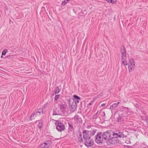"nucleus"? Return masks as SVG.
I'll return each mask as SVG.
<instances>
[{
	"mask_svg": "<svg viewBox=\"0 0 148 148\" xmlns=\"http://www.w3.org/2000/svg\"><path fill=\"white\" fill-rule=\"evenodd\" d=\"M97 131V130L96 129L91 130H86L85 129L83 130V138L84 141V144L87 147H91L93 145L94 141L91 139V137L95 135Z\"/></svg>",
	"mask_w": 148,
	"mask_h": 148,
	"instance_id": "f257e3e1",
	"label": "nucleus"
},
{
	"mask_svg": "<svg viewBox=\"0 0 148 148\" xmlns=\"http://www.w3.org/2000/svg\"><path fill=\"white\" fill-rule=\"evenodd\" d=\"M121 58L122 64L124 66H126L128 64L127 61L126 60V51L124 45H123L121 47Z\"/></svg>",
	"mask_w": 148,
	"mask_h": 148,
	"instance_id": "f03ea898",
	"label": "nucleus"
},
{
	"mask_svg": "<svg viewBox=\"0 0 148 148\" xmlns=\"http://www.w3.org/2000/svg\"><path fill=\"white\" fill-rule=\"evenodd\" d=\"M112 136H114V137H116L118 139V138H125L127 137V135L126 134V132L122 130H119L116 132H113Z\"/></svg>",
	"mask_w": 148,
	"mask_h": 148,
	"instance_id": "7ed1b4c3",
	"label": "nucleus"
},
{
	"mask_svg": "<svg viewBox=\"0 0 148 148\" xmlns=\"http://www.w3.org/2000/svg\"><path fill=\"white\" fill-rule=\"evenodd\" d=\"M102 132H98L95 136V140L97 144L102 143H103V139Z\"/></svg>",
	"mask_w": 148,
	"mask_h": 148,
	"instance_id": "20e7f679",
	"label": "nucleus"
},
{
	"mask_svg": "<svg viewBox=\"0 0 148 148\" xmlns=\"http://www.w3.org/2000/svg\"><path fill=\"white\" fill-rule=\"evenodd\" d=\"M69 106V108L70 110L72 112H74L76 110L77 105L76 102L74 100H69L68 101Z\"/></svg>",
	"mask_w": 148,
	"mask_h": 148,
	"instance_id": "39448f33",
	"label": "nucleus"
},
{
	"mask_svg": "<svg viewBox=\"0 0 148 148\" xmlns=\"http://www.w3.org/2000/svg\"><path fill=\"white\" fill-rule=\"evenodd\" d=\"M56 129L59 132H61L64 130L65 127L64 124L59 121L57 120L55 123Z\"/></svg>",
	"mask_w": 148,
	"mask_h": 148,
	"instance_id": "423d86ee",
	"label": "nucleus"
},
{
	"mask_svg": "<svg viewBox=\"0 0 148 148\" xmlns=\"http://www.w3.org/2000/svg\"><path fill=\"white\" fill-rule=\"evenodd\" d=\"M111 138H109L107 141V143L109 145H114L117 144L119 143V139H118L116 137H114V136L112 135Z\"/></svg>",
	"mask_w": 148,
	"mask_h": 148,
	"instance_id": "0eeeda50",
	"label": "nucleus"
},
{
	"mask_svg": "<svg viewBox=\"0 0 148 148\" xmlns=\"http://www.w3.org/2000/svg\"><path fill=\"white\" fill-rule=\"evenodd\" d=\"M52 143V141L50 138H47L45 142L41 144L40 146V148H49Z\"/></svg>",
	"mask_w": 148,
	"mask_h": 148,
	"instance_id": "6e6552de",
	"label": "nucleus"
},
{
	"mask_svg": "<svg viewBox=\"0 0 148 148\" xmlns=\"http://www.w3.org/2000/svg\"><path fill=\"white\" fill-rule=\"evenodd\" d=\"M111 131L109 130L106 131L103 133L102 132L103 137L105 140H108V139L112 137V134Z\"/></svg>",
	"mask_w": 148,
	"mask_h": 148,
	"instance_id": "1a4fd4ad",
	"label": "nucleus"
},
{
	"mask_svg": "<svg viewBox=\"0 0 148 148\" xmlns=\"http://www.w3.org/2000/svg\"><path fill=\"white\" fill-rule=\"evenodd\" d=\"M125 119V114L124 113L119 114V116L117 117V121L118 122H123Z\"/></svg>",
	"mask_w": 148,
	"mask_h": 148,
	"instance_id": "9d476101",
	"label": "nucleus"
},
{
	"mask_svg": "<svg viewBox=\"0 0 148 148\" xmlns=\"http://www.w3.org/2000/svg\"><path fill=\"white\" fill-rule=\"evenodd\" d=\"M48 103H47L42 106V108L39 109V110H40L41 111V113L42 114H44L46 112V109L47 108L48 106Z\"/></svg>",
	"mask_w": 148,
	"mask_h": 148,
	"instance_id": "9b49d317",
	"label": "nucleus"
},
{
	"mask_svg": "<svg viewBox=\"0 0 148 148\" xmlns=\"http://www.w3.org/2000/svg\"><path fill=\"white\" fill-rule=\"evenodd\" d=\"M73 12L76 14L78 13V15L79 14V13L81 12V9L78 7H74L73 10Z\"/></svg>",
	"mask_w": 148,
	"mask_h": 148,
	"instance_id": "f8f14e48",
	"label": "nucleus"
},
{
	"mask_svg": "<svg viewBox=\"0 0 148 148\" xmlns=\"http://www.w3.org/2000/svg\"><path fill=\"white\" fill-rule=\"evenodd\" d=\"M120 103V102L119 101L117 103H114L110 106V109H111V110H115Z\"/></svg>",
	"mask_w": 148,
	"mask_h": 148,
	"instance_id": "ddd939ff",
	"label": "nucleus"
},
{
	"mask_svg": "<svg viewBox=\"0 0 148 148\" xmlns=\"http://www.w3.org/2000/svg\"><path fill=\"white\" fill-rule=\"evenodd\" d=\"M36 123H38V127L39 128V129L40 130H41L42 127L43 125V121L42 120H37L36 121Z\"/></svg>",
	"mask_w": 148,
	"mask_h": 148,
	"instance_id": "4468645a",
	"label": "nucleus"
},
{
	"mask_svg": "<svg viewBox=\"0 0 148 148\" xmlns=\"http://www.w3.org/2000/svg\"><path fill=\"white\" fill-rule=\"evenodd\" d=\"M62 88L61 85L59 86H56L53 90V92H59L61 90Z\"/></svg>",
	"mask_w": 148,
	"mask_h": 148,
	"instance_id": "2eb2a0df",
	"label": "nucleus"
},
{
	"mask_svg": "<svg viewBox=\"0 0 148 148\" xmlns=\"http://www.w3.org/2000/svg\"><path fill=\"white\" fill-rule=\"evenodd\" d=\"M66 107H67V104L65 103L61 104L60 106V108L61 111L62 112H64Z\"/></svg>",
	"mask_w": 148,
	"mask_h": 148,
	"instance_id": "dca6fc26",
	"label": "nucleus"
},
{
	"mask_svg": "<svg viewBox=\"0 0 148 148\" xmlns=\"http://www.w3.org/2000/svg\"><path fill=\"white\" fill-rule=\"evenodd\" d=\"M60 112L59 110L57 108H55L53 110V115H60Z\"/></svg>",
	"mask_w": 148,
	"mask_h": 148,
	"instance_id": "f3484780",
	"label": "nucleus"
},
{
	"mask_svg": "<svg viewBox=\"0 0 148 148\" xmlns=\"http://www.w3.org/2000/svg\"><path fill=\"white\" fill-rule=\"evenodd\" d=\"M128 65L135 66V62L134 59L132 58H131L129 60Z\"/></svg>",
	"mask_w": 148,
	"mask_h": 148,
	"instance_id": "a211bd4d",
	"label": "nucleus"
},
{
	"mask_svg": "<svg viewBox=\"0 0 148 148\" xmlns=\"http://www.w3.org/2000/svg\"><path fill=\"white\" fill-rule=\"evenodd\" d=\"M69 127L68 132L69 133H71L72 132L73 127V125L70 123H68Z\"/></svg>",
	"mask_w": 148,
	"mask_h": 148,
	"instance_id": "6ab92c4d",
	"label": "nucleus"
},
{
	"mask_svg": "<svg viewBox=\"0 0 148 148\" xmlns=\"http://www.w3.org/2000/svg\"><path fill=\"white\" fill-rule=\"evenodd\" d=\"M13 58V57L12 56V55H9L8 56H7L6 57L4 58V59L7 61H10V59H12Z\"/></svg>",
	"mask_w": 148,
	"mask_h": 148,
	"instance_id": "aec40b11",
	"label": "nucleus"
},
{
	"mask_svg": "<svg viewBox=\"0 0 148 148\" xmlns=\"http://www.w3.org/2000/svg\"><path fill=\"white\" fill-rule=\"evenodd\" d=\"M141 117L143 120L144 121H146L148 117L147 116V115L146 114V112H145L144 115L143 116H141Z\"/></svg>",
	"mask_w": 148,
	"mask_h": 148,
	"instance_id": "412c9836",
	"label": "nucleus"
},
{
	"mask_svg": "<svg viewBox=\"0 0 148 148\" xmlns=\"http://www.w3.org/2000/svg\"><path fill=\"white\" fill-rule=\"evenodd\" d=\"M135 66L133 65H128V69L129 73L131 72L134 69Z\"/></svg>",
	"mask_w": 148,
	"mask_h": 148,
	"instance_id": "4be33fe9",
	"label": "nucleus"
},
{
	"mask_svg": "<svg viewBox=\"0 0 148 148\" xmlns=\"http://www.w3.org/2000/svg\"><path fill=\"white\" fill-rule=\"evenodd\" d=\"M34 112V115H35V116L36 117L37 116L40 115L41 112L40 110H36Z\"/></svg>",
	"mask_w": 148,
	"mask_h": 148,
	"instance_id": "5701e85b",
	"label": "nucleus"
},
{
	"mask_svg": "<svg viewBox=\"0 0 148 148\" xmlns=\"http://www.w3.org/2000/svg\"><path fill=\"white\" fill-rule=\"evenodd\" d=\"M34 112L32 113L31 115L30 116L29 120L32 121V120H33L35 119V118L36 117V116H35V115H34Z\"/></svg>",
	"mask_w": 148,
	"mask_h": 148,
	"instance_id": "b1692460",
	"label": "nucleus"
},
{
	"mask_svg": "<svg viewBox=\"0 0 148 148\" xmlns=\"http://www.w3.org/2000/svg\"><path fill=\"white\" fill-rule=\"evenodd\" d=\"M73 97H74V99H72V100H81V98L80 97L76 95H73Z\"/></svg>",
	"mask_w": 148,
	"mask_h": 148,
	"instance_id": "393cba45",
	"label": "nucleus"
},
{
	"mask_svg": "<svg viewBox=\"0 0 148 148\" xmlns=\"http://www.w3.org/2000/svg\"><path fill=\"white\" fill-rule=\"evenodd\" d=\"M70 0H65L64 1L62 2L61 3V5L62 6H65L66 4L69 1H70Z\"/></svg>",
	"mask_w": 148,
	"mask_h": 148,
	"instance_id": "a878e982",
	"label": "nucleus"
},
{
	"mask_svg": "<svg viewBox=\"0 0 148 148\" xmlns=\"http://www.w3.org/2000/svg\"><path fill=\"white\" fill-rule=\"evenodd\" d=\"M8 50L7 49H5L2 51V55L5 56L6 53L8 52Z\"/></svg>",
	"mask_w": 148,
	"mask_h": 148,
	"instance_id": "bb28decb",
	"label": "nucleus"
},
{
	"mask_svg": "<svg viewBox=\"0 0 148 148\" xmlns=\"http://www.w3.org/2000/svg\"><path fill=\"white\" fill-rule=\"evenodd\" d=\"M78 141L80 143H82L84 142V140H83L82 138V137L80 138H77Z\"/></svg>",
	"mask_w": 148,
	"mask_h": 148,
	"instance_id": "cd10ccee",
	"label": "nucleus"
},
{
	"mask_svg": "<svg viewBox=\"0 0 148 148\" xmlns=\"http://www.w3.org/2000/svg\"><path fill=\"white\" fill-rule=\"evenodd\" d=\"M60 96V95H56L55 97L54 100L55 101H57L59 98Z\"/></svg>",
	"mask_w": 148,
	"mask_h": 148,
	"instance_id": "c85d7f7f",
	"label": "nucleus"
},
{
	"mask_svg": "<svg viewBox=\"0 0 148 148\" xmlns=\"http://www.w3.org/2000/svg\"><path fill=\"white\" fill-rule=\"evenodd\" d=\"M101 99H103V98H106L107 97V96L106 95H103V93H101Z\"/></svg>",
	"mask_w": 148,
	"mask_h": 148,
	"instance_id": "c756f323",
	"label": "nucleus"
},
{
	"mask_svg": "<svg viewBox=\"0 0 148 148\" xmlns=\"http://www.w3.org/2000/svg\"><path fill=\"white\" fill-rule=\"evenodd\" d=\"M84 13V12L82 11V10L81 9V12H80L79 13V14L78 15V16H82Z\"/></svg>",
	"mask_w": 148,
	"mask_h": 148,
	"instance_id": "7c9ffc66",
	"label": "nucleus"
},
{
	"mask_svg": "<svg viewBox=\"0 0 148 148\" xmlns=\"http://www.w3.org/2000/svg\"><path fill=\"white\" fill-rule=\"evenodd\" d=\"M98 111L93 116V119H97V114H98Z\"/></svg>",
	"mask_w": 148,
	"mask_h": 148,
	"instance_id": "2f4dec72",
	"label": "nucleus"
},
{
	"mask_svg": "<svg viewBox=\"0 0 148 148\" xmlns=\"http://www.w3.org/2000/svg\"><path fill=\"white\" fill-rule=\"evenodd\" d=\"M116 0H110L111 3L112 4H115L116 2Z\"/></svg>",
	"mask_w": 148,
	"mask_h": 148,
	"instance_id": "473e14b6",
	"label": "nucleus"
},
{
	"mask_svg": "<svg viewBox=\"0 0 148 148\" xmlns=\"http://www.w3.org/2000/svg\"><path fill=\"white\" fill-rule=\"evenodd\" d=\"M78 133L79 134V135L77 137V138H80L82 137V134L81 132H80V131L79 130L78 131Z\"/></svg>",
	"mask_w": 148,
	"mask_h": 148,
	"instance_id": "72a5a7b5",
	"label": "nucleus"
},
{
	"mask_svg": "<svg viewBox=\"0 0 148 148\" xmlns=\"http://www.w3.org/2000/svg\"><path fill=\"white\" fill-rule=\"evenodd\" d=\"M94 101L92 100L88 104V106H90L92 105L94 103Z\"/></svg>",
	"mask_w": 148,
	"mask_h": 148,
	"instance_id": "f704fd0d",
	"label": "nucleus"
},
{
	"mask_svg": "<svg viewBox=\"0 0 148 148\" xmlns=\"http://www.w3.org/2000/svg\"><path fill=\"white\" fill-rule=\"evenodd\" d=\"M42 66H43L44 67L43 68V69L45 68V63L44 62H42L41 63Z\"/></svg>",
	"mask_w": 148,
	"mask_h": 148,
	"instance_id": "c9c22d12",
	"label": "nucleus"
},
{
	"mask_svg": "<svg viewBox=\"0 0 148 148\" xmlns=\"http://www.w3.org/2000/svg\"><path fill=\"white\" fill-rule=\"evenodd\" d=\"M98 98L97 96L95 97L92 99V100L93 101H95Z\"/></svg>",
	"mask_w": 148,
	"mask_h": 148,
	"instance_id": "e433bc0d",
	"label": "nucleus"
},
{
	"mask_svg": "<svg viewBox=\"0 0 148 148\" xmlns=\"http://www.w3.org/2000/svg\"><path fill=\"white\" fill-rule=\"evenodd\" d=\"M98 98L97 96L95 97L92 99V100L93 101H95Z\"/></svg>",
	"mask_w": 148,
	"mask_h": 148,
	"instance_id": "4c0bfd02",
	"label": "nucleus"
},
{
	"mask_svg": "<svg viewBox=\"0 0 148 148\" xmlns=\"http://www.w3.org/2000/svg\"><path fill=\"white\" fill-rule=\"evenodd\" d=\"M101 93H100V94H99L98 95H97V97H98V98H101Z\"/></svg>",
	"mask_w": 148,
	"mask_h": 148,
	"instance_id": "58836bf2",
	"label": "nucleus"
},
{
	"mask_svg": "<svg viewBox=\"0 0 148 148\" xmlns=\"http://www.w3.org/2000/svg\"><path fill=\"white\" fill-rule=\"evenodd\" d=\"M106 103H103L101 104V107H103V106H105L106 105Z\"/></svg>",
	"mask_w": 148,
	"mask_h": 148,
	"instance_id": "ea45409f",
	"label": "nucleus"
},
{
	"mask_svg": "<svg viewBox=\"0 0 148 148\" xmlns=\"http://www.w3.org/2000/svg\"><path fill=\"white\" fill-rule=\"evenodd\" d=\"M146 122L147 123V125H148V117L147 118L146 120Z\"/></svg>",
	"mask_w": 148,
	"mask_h": 148,
	"instance_id": "a19ab883",
	"label": "nucleus"
},
{
	"mask_svg": "<svg viewBox=\"0 0 148 148\" xmlns=\"http://www.w3.org/2000/svg\"><path fill=\"white\" fill-rule=\"evenodd\" d=\"M79 100H75V102H76V103L77 104V103H78L79 102Z\"/></svg>",
	"mask_w": 148,
	"mask_h": 148,
	"instance_id": "79ce46f5",
	"label": "nucleus"
},
{
	"mask_svg": "<svg viewBox=\"0 0 148 148\" xmlns=\"http://www.w3.org/2000/svg\"><path fill=\"white\" fill-rule=\"evenodd\" d=\"M107 2L109 3H111V2L110 1V0H107L106 1Z\"/></svg>",
	"mask_w": 148,
	"mask_h": 148,
	"instance_id": "37998d69",
	"label": "nucleus"
},
{
	"mask_svg": "<svg viewBox=\"0 0 148 148\" xmlns=\"http://www.w3.org/2000/svg\"><path fill=\"white\" fill-rule=\"evenodd\" d=\"M116 20V15L114 17V20L115 21Z\"/></svg>",
	"mask_w": 148,
	"mask_h": 148,
	"instance_id": "c03bdc74",
	"label": "nucleus"
},
{
	"mask_svg": "<svg viewBox=\"0 0 148 148\" xmlns=\"http://www.w3.org/2000/svg\"><path fill=\"white\" fill-rule=\"evenodd\" d=\"M103 116H105L106 115L105 113L104 112H103Z\"/></svg>",
	"mask_w": 148,
	"mask_h": 148,
	"instance_id": "a18cd8bd",
	"label": "nucleus"
},
{
	"mask_svg": "<svg viewBox=\"0 0 148 148\" xmlns=\"http://www.w3.org/2000/svg\"><path fill=\"white\" fill-rule=\"evenodd\" d=\"M143 115H144V113H145V111H143Z\"/></svg>",
	"mask_w": 148,
	"mask_h": 148,
	"instance_id": "49530a36",
	"label": "nucleus"
},
{
	"mask_svg": "<svg viewBox=\"0 0 148 148\" xmlns=\"http://www.w3.org/2000/svg\"><path fill=\"white\" fill-rule=\"evenodd\" d=\"M3 55H1V58H3Z\"/></svg>",
	"mask_w": 148,
	"mask_h": 148,
	"instance_id": "de8ad7c7",
	"label": "nucleus"
},
{
	"mask_svg": "<svg viewBox=\"0 0 148 148\" xmlns=\"http://www.w3.org/2000/svg\"><path fill=\"white\" fill-rule=\"evenodd\" d=\"M90 126H88L87 127V128H90Z\"/></svg>",
	"mask_w": 148,
	"mask_h": 148,
	"instance_id": "09e8293b",
	"label": "nucleus"
},
{
	"mask_svg": "<svg viewBox=\"0 0 148 148\" xmlns=\"http://www.w3.org/2000/svg\"><path fill=\"white\" fill-rule=\"evenodd\" d=\"M5 9L6 10H8V8H5Z\"/></svg>",
	"mask_w": 148,
	"mask_h": 148,
	"instance_id": "8fccbe9b",
	"label": "nucleus"
},
{
	"mask_svg": "<svg viewBox=\"0 0 148 148\" xmlns=\"http://www.w3.org/2000/svg\"><path fill=\"white\" fill-rule=\"evenodd\" d=\"M41 12H42V11H40V14H41Z\"/></svg>",
	"mask_w": 148,
	"mask_h": 148,
	"instance_id": "3c124183",
	"label": "nucleus"
},
{
	"mask_svg": "<svg viewBox=\"0 0 148 148\" xmlns=\"http://www.w3.org/2000/svg\"><path fill=\"white\" fill-rule=\"evenodd\" d=\"M56 93H55V94H56Z\"/></svg>",
	"mask_w": 148,
	"mask_h": 148,
	"instance_id": "603ef678",
	"label": "nucleus"
}]
</instances>
